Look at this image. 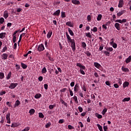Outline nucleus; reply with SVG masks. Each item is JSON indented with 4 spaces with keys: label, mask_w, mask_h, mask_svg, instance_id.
<instances>
[{
    "label": "nucleus",
    "mask_w": 131,
    "mask_h": 131,
    "mask_svg": "<svg viewBox=\"0 0 131 131\" xmlns=\"http://www.w3.org/2000/svg\"><path fill=\"white\" fill-rule=\"evenodd\" d=\"M66 34L67 35V38L68 39V42L69 43H71V48L73 52H75V50H76V45H75V40L74 39H71V37H70V36L68 34V32H66Z\"/></svg>",
    "instance_id": "nucleus-1"
},
{
    "label": "nucleus",
    "mask_w": 131,
    "mask_h": 131,
    "mask_svg": "<svg viewBox=\"0 0 131 131\" xmlns=\"http://www.w3.org/2000/svg\"><path fill=\"white\" fill-rule=\"evenodd\" d=\"M76 66L80 68L79 72H80L81 74H82V75H85V73L84 72V71H83V70H85V66H82V64L80 63H77Z\"/></svg>",
    "instance_id": "nucleus-2"
},
{
    "label": "nucleus",
    "mask_w": 131,
    "mask_h": 131,
    "mask_svg": "<svg viewBox=\"0 0 131 131\" xmlns=\"http://www.w3.org/2000/svg\"><path fill=\"white\" fill-rule=\"evenodd\" d=\"M94 76H95V77H96V78H98V80H94L93 81V82H94L95 83H99V82H100V77H99V75L98 74V73L95 72L94 73Z\"/></svg>",
    "instance_id": "nucleus-3"
},
{
    "label": "nucleus",
    "mask_w": 131,
    "mask_h": 131,
    "mask_svg": "<svg viewBox=\"0 0 131 131\" xmlns=\"http://www.w3.org/2000/svg\"><path fill=\"white\" fill-rule=\"evenodd\" d=\"M80 89V88L79 87V84L78 83H76L75 85V86L74 88V91L75 94L76 93H77V92L79 91Z\"/></svg>",
    "instance_id": "nucleus-4"
},
{
    "label": "nucleus",
    "mask_w": 131,
    "mask_h": 131,
    "mask_svg": "<svg viewBox=\"0 0 131 131\" xmlns=\"http://www.w3.org/2000/svg\"><path fill=\"white\" fill-rule=\"evenodd\" d=\"M37 50L38 52H42V51H45V46H43V44L41 43L40 45L38 47Z\"/></svg>",
    "instance_id": "nucleus-5"
},
{
    "label": "nucleus",
    "mask_w": 131,
    "mask_h": 131,
    "mask_svg": "<svg viewBox=\"0 0 131 131\" xmlns=\"http://www.w3.org/2000/svg\"><path fill=\"white\" fill-rule=\"evenodd\" d=\"M9 55L7 53H3L1 55V59L3 60V61H5V60H7L8 59V56Z\"/></svg>",
    "instance_id": "nucleus-6"
},
{
    "label": "nucleus",
    "mask_w": 131,
    "mask_h": 131,
    "mask_svg": "<svg viewBox=\"0 0 131 131\" xmlns=\"http://www.w3.org/2000/svg\"><path fill=\"white\" fill-rule=\"evenodd\" d=\"M17 85H18L17 83H11L10 84V85L9 86V88L11 90H13V89H15V88H16V86H17Z\"/></svg>",
    "instance_id": "nucleus-7"
},
{
    "label": "nucleus",
    "mask_w": 131,
    "mask_h": 131,
    "mask_svg": "<svg viewBox=\"0 0 131 131\" xmlns=\"http://www.w3.org/2000/svg\"><path fill=\"white\" fill-rule=\"evenodd\" d=\"M11 115V114L10 113H8L6 115V119L7 120V123H11V118H10V116Z\"/></svg>",
    "instance_id": "nucleus-8"
},
{
    "label": "nucleus",
    "mask_w": 131,
    "mask_h": 131,
    "mask_svg": "<svg viewBox=\"0 0 131 131\" xmlns=\"http://www.w3.org/2000/svg\"><path fill=\"white\" fill-rule=\"evenodd\" d=\"M123 0H119V4L118 5V8H122L123 7Z\"/></svg>",
    "instance_id": "nucleus-9"
},
{
    "label": "nucleus",
    "mask_w": 131,
    "mask_h": 131,
    "mask_svg": "<svg viewBox=\"0 0 131 131\" xmlns=\"http://www.w3.org/2000/svg\"><path fill=\"white\" fill-rule=\"evenodd\" d=\"M94 65L95 67L97 68V69H100V68H101V67H102V66H101V64H100V63H99L98 62H94Z\"/></svg>",
    "instance_id": "nucleus-10"
},
{
    "label": "nucleus",
    "mask_w": 131,
    "mask_h": 131,
    "mask_svg": "<svg viewBox=\"0 0 131 131\" xmlns=\"http://www.w3.org/2000/svg\"><path fill=\"white\" fill-rule=\"evenodd\" d=\"M124 13H125V11L122 10L121 11H120L118 13H117V17H120V16L123 15V14H124Z\"/></svg>",
    "instance_id": "nucleus-11"
},
{
    "label": "nucleus",
    "mask_w": 131,
    "mask_h": 131,
    "mask_svg": "<svg viewBox=\"0 0 131 131\" xmlns=\"http://www.w3.org/2000/svg\"><path fill=\"white\" fill-rule=\"evenodd\" d=\"M60 11L59 9L56 10L53 14V16H59L60 15Z\"/></svg>",
    "instance_id": "nucleus-12"
},
{
    "label": "nucleus",
    "mask_w": 131,
    "mask_h": 131,
    "mask_svg": "<svg viewBox=\"0 0 131 131\" xmlns=\"http://www.w3.org/2000/svg\"><path fill=\"white\" fill-rule=\"evenodd\" d=\"M6 32H2L0 33V38H1V39H4V38L6 37Z\"/></svg>",
    "instance_id": "nucleus-13"
},
{
    "label": "nucleus",
    "mask_w": 131,
    "mask_h": 131,
    "mask_svg": "<svg viewBox=\"0 0 131 131\" xmlns=\"http://www.w3.org/2000/svg\"><path fill=\"white\" fill-rule=\"evenodd\" d=\"M115 27L116 28L117 30H120V24L119 23H116L115 24Z\"/></svg>",
    "instance_id": "nucleus-14"
},
{
    "label": "nucleus",
    "mask_w": 131,
    "mask_h": 131,
    "mask_svg": "<svg viewBox=\"0 0 131 131\" xmlns=\"http://www.w3.org/2000/svg\"><path fill=\"white\" fill-rule=\"evenodd\" d=\"M72 3L74 4V5H80V2L77 0H72Z\"/></svg>",
    "instance_id": "nucleus-15"
},
{
    "label": "nucleus",
    "mask_w": 131,
    "mask_h": 131,
    "mask_svg": "<svg viewBox=\"0 0 131 131\" xmlns=\"http://www.w3.org/2000/svg\"><path fill=\"white\" fill-rule=\"evenodd\" d=\"M121 70L123 71V72H129V69L127 68H124V67H122Z\"/></svg>",
    "instance_id": "nucleus-16"
},
{
    "label": "nucleus",
    "mask_w": 131,
    "mask_h": 131,
    "mask_svg": "<svg viewBox=\"0 0 131 131\" xmlns=\"http://www.w3.org/2000/svg\"><path fill=\"white\" fill-rule=\"evenodd\" d=\"M25 34H26L25 33H24L23 34H21L20 36H19V40L18 41V45L19 46V45H20V42H21V40L22 39V36H24L25 35Z\"/></svg>",
    "instance_id": "nucleus-17"
},
{
    "label": "nucleus",
    "mask_w": 131,
    "mask_h": 131,
    "mask_svg": "<svg viewBox=\"0 0 131 131\" xmlns=\"http://www.w3.org/2000/svg\"><path fill=\"white\" fill-rule=\"evenodd\" d=\"M4 17L5 19H7L8 17H9V13H8V11L5 10L4 13Z\"/></svg>",
    "instance_id": "nucleus-18"
},
{
    "label": "nucleus",
    "mask_w": 131,
    "mask_h": 131,
    "mask_svg": "<svg viewBox=\"0 0 131 131\" xmlns=\"http://www.w3.org/2000/svg\"><path fill=\"white\" fill-rule=\"evenodd\" d=\"M128 85H129V82L127 81H125L123 83V88H124V89H125V88H126V86H128Z\"/></svg>",
    "instance_id": "nucleus-19"
},
{
    "label": "nucleus",
    "mask_w": 131,
    "mask_h": 131,
    "mask_svg": "<svg viewBox=\"0 0 131 131\" xmlns=\"http://www.w3.org/2000/svg\"><path fill=\"white\" fill-rule=\"evenodd\" d=\"M52 34H53V32L52 31V30L49 31L47 34V38H51Z\"/></svg>",
    "instance_id": "nucleus-20"
},
{
    "label": "nucleus",
    "mask_w": 131,
    "mask_h": 131,
    "mask_svg": "<svg viewBox=\"0 0 131 131\" xmlns=\"http://www.w3.org/2000/svg\"><path fill=\"white\" fill-rule=\"evenodd\" d=\"M20 104H21V102H20V101H19V100H17L15 101V103L14 104V107H16L19 106V105H20Z\"/></svg>",
    "instance_id": "nucleus-21"
},
{
    "label": "nucleus",
    "mask_w": 131,
    "mask_h": 131,
    "mask_svg": "<svg viewBox=\"0 0 131 131\" xmlns=\"http://www.w3.org/2000/svg\"><path fill=\"white\" fill-rule=\"evenodd\" d=\"M42 97V95L41 94H39V93H38V94H36L35 96H34V98L35 99H39V98H41Z\"/></svg>",
    "instance_id": "nucleus-22"
},
{
    "label": "nucleus",
    "mask_w": 131,
    "mask_h": 131,
    "mask_svg": "<svg viewBox=\"0 0 131 131\" xmlns=\"http://www.w3.org/2000/svg\"><path fill=\"white\" fill-rule=\"evenodd\" d=\"M68 32L69 33V34H70V35H71V36H74V33H73V31H72L71 30V29H70V28H68Z\"/></svg>",
    "instance_id": "nucleus-23"
},
{
    "label": "nucleus",
    "mask_w": 131,
    "mask_h": 131,
    "mask_svg": "<svg viewBox=\"0 0 131 131\" xmlns=\"http://www.w3.org/2000/svg\"><path fill=\"white\" fill-rule=\"evenodd\" d=\"M29 113H30L31 115H33V114L35 113V110L33 108H32L29 111Z\"/></svg>",
    "instance_id": "nucleus-24"
},
{
    "label": "nucleus",
    "mask_w": 131,
    "mask_h": 131,
    "mask_svg": "<svg viewBox=\"0 0 131 131\" xmlns=\"http://www.w3.org/2000/svg\"><path fill=\"white\" fill-rule=\"evenodd\" d=\"M81 47H82V48H83V49H84L85 50H86V43H85V42H82Z\"/></svg>",
    "instance_id": "nucleus-25"
},
{
    "label": "nucleus",
    "mask_w": 131,
    "mask_h": 131,
    "mask_svg": "<svg viewBox=\"0 0 131 131\" xmlns=\"http://www.w3.org/2000/svg\"><path fill=\"white\" fill-rule=\"evenodd\" d=\"M95 116H96V117H97V118H98L99 119H101V118H102V117H103L102 115H100L98 113H96Z\"/></svg>",
    "instance_id": "nucleus-26"
},
{
    "label": "nucleus",
    "mask_w": 131,
    "mask_h": 131,
    "mask_svg": "<svg viewBox=\"0 0 131 131\" xmlns=\"http://www.w3.org/2000/svg\"><path fill=\"white\" fill-rule=\"evenodd\" d=\"M5 78V74L3 72H0V79Z\"/></svg>",
    "instance_id": "nucleus-27"
},
{
    "label": "nucleus",
    "mask_w": 131,
    "mask_h": 131,
    "mask_svg": "<svg viewBox=\"0 0 131 131\" xmlns=\"http://www.w3.org/2000/svg\"><path fill=\"white\" fill-rule=\"evenodd\" d=\"M47 68H46V67H45L42 69L41 73H42V74H45L47 73Z\"/></svg>",
    "instance_id": "nucleus-28"
},
{
    "label": "nucleus",
    "mask_w": 131,
    "mask_h": 131,
    "mask_svg": "<svg viewBox=\"0 0 131 131\" xmlns=\"http://www.w3.org/2000/svg\"><path fill=\"white\" fill-rule=\"evenodd\" d=\"M11 75H12V72H9V73L8 74L7 76V77H6V79H7V80H9V79H10L11 78Z\"/></svg>",
    "instance_id": "nucleus-29"
},
{
    "label": "nucleus",
    "mask_w": 131,
    "mask_h": 131,
    "mask_svg": "<svg viewBox=\"0 0 131 131\" xmlns=\"http://www.w3.org/2000/svg\"><path fill=\"white\" fill-rule=\"evenodd\" d=\"M130 100V97L125 98L122 100V102H128Z\"/></svg>",
    "instance_id": "nucleus-30"
},
{
    "label": "nucleus",
    "mask_w": 131,
    "mask_h": 131,
    "mask_svg": "<svg viewBox=\"0 0 131 131\" xmlns=\"http://www.w3.org/2000/svg\"><path fill=\"white\" fill-rule=\"evenodd\" d=\"M106 112H107V108L104 107L103 111L101 112V114H102V115H105V114H106Z\"/></svg>",
    "instance_id": "nucleus-31"
},
{
    "label": "nucleus",
    "mask_w": 131,
    "mask_h": 131,
    "mask_svg": "<svg viewBox=\"0 0 131 131\" xmlns=\"http://www.w3.org/2000/svg\"><path fill=\"white\" fill-rule=\"evenodd\" d=\"M21 66L23 69H26V68H27V65L24 63L23 62L21 63Z\"/></svg>",
    "instance_id": "nucleus-32"
},
{
    "label": "nucleus",
    "mask_w": 131,
    "mask_h": 131,
    "mask_svg": "<svg viewBox=\"0 0 131 131\" xmlns=\"http://www.w3.org/2000/svg\"><path fill=\"white\" fill-rule=\"evenodd\" d=\"M66 25H67V26H69L70 27H73V25H72L71 21H67L66 23Z\"/></svg>",
    "instance_id": "nucleus-33"
},
{
    "label": "nucleus",
    "mask_w": 131,
    "mask_h": 131,
    "mask_svg": "<svg viewBox=\"0 0 131 131\" xmlns=\"http://www.w3.org/2000/svg\"><path fill=\"white\" fill-rule=\"evenodd\" d=\"M97 21H101L102 20V14H99L97 17Z\"/></svg>",
    "instance_id": "nucleus-34"
},
{
    "label": "nucleus",
    "mask_w": 131,
    "mask_h": 131,
    "mask_svg": "<svg viewBox=\"0 0 131 131\" xmlns=\"http://www.w3.org/2000/svg\"><path fill=\"white\" fill-rule=\"evenodd\" d=\"M85 54L86 55L87 57H91V56H92V54L89 51H86Z\"/></svg>",
    "instance_id": "nucleus-35"
},
{
    "label": "nucleus",
    "mask_w": 131,
    "mask_h": 131,
    "mask_svg": "<svg viewBox=\"0 0 131 131\" xmlns=\"http://www.w3.org/2000/svg\"><path fill=\"white\" fill-rule=\"evenodd\" d=\"M7 50H8V47H7V46H5L3 48V49H2L1 52H2V53H5V52H6V51H7Z\"/></svg>",
    "instance_id": "nucleus-36"
},
{
    "label": "nucleus",
    "mask_w": 131,
    "mask_h": 131,
    "mask_svg": "<svg viewBox=\"0 0 131 131\" xmlns=\"http://www.w3.org/2000/svg\"><path fill=\"white\" fill-rule=\"evenodd\" d=\"M56 106V104H54L53 105L52 104H50L49 106V109H50V110H52V109H54V107Z\"/></svg>",
    "instance_id": "nucleus-37"
},
{
    "label": "nucleus",
    "mask_w": 131,
    "mask_h": 131,
    "mask_svg": "<svg viewBox=\"0 0 131 131\" xmlns=\"http://www.w3.org/2000/svg\"><path fill=\"white\" fill-rule=\"evenodd\" d=\"M51 125H52V123L51 122H48L46 124L45 127L46 128H49Z\"/></svg>",
    "instance_id": "nucleus-38"
},
{
    "label": "nucleus",
    "mask_w": 131,
    "mask_h": 131,
    "mask_svg": "<svg viewBox=\"0 0 131 131\" xmlns=\"http://www.w3.org/2000/svg\"><path fill=\"white\" fill-rule=\"evenodd\" d=\"M61 18H66V14H65V12L63 11L61 12Z\"/></svg>",
    "instance_id": "nucleus-39"
},
{
    "label": "nucleus",
    "mask_w": 131,
    "mask_h": 131,
    "mask_svg": "<svg viewBox=\"0 0 131 131\" xmlns=\"http://www.w3.org/2000/svg\"><path fill=\"white\" fill-rule=\"evenodd\" d=\"M38 114L39 118H43V117H45V115H43L42 113H39Z\"/></svg>",
    "instance_id": "nucleus-40"
},
{
    "label": "nucleus",
    "mask_w": 131,
    "mask_h": 131,
    "mask_svg": "<svg viewBox=\"0 0 131 131\" xmlns=\"http://www.w3.org/2000/svg\"><path fill=\"white\" fill-rule=\"evenodd\" d=\"M85 36L87 37H89L90 38H92V35H91V33L89 32V33H85Z\"/></svg>",
    "instance_id": "nucleus-41"
},
{
    "label": "nucleus",
    "mask_w": 131,
    "mask_h": 131,
    "mask_svg": "<svg viewBox=\"0 0 131 131\" xmlns=\"http://www.w3.org/2000/svg\"><path fill=\"white\" fill-rule=\"evenodd\" d=\"M106 51H108V52H113V48L112 47H107L106 48Z\"/></svg>",
    "instance_id": "nucleus-42"
},
{
    "label": "nucleus",
    "mask_w": 131,
    "mask_h": 131,
    "mask_svg": "<svg viewBox=\"0 0 131 131\" xmlns=\"http://www.w3.org/2000/svg\"><path fill=\"white\" fill-rule=\"evenodd\" d=\"M11 126V127H17L18 124L17 123H12Z\"/></svg>",
    "instance_id": "nucleus-43"
},
{
    "label": "nucleus",
    "mask_w": 131,
    "mask_h": 131,
    "mask_svg": "<svg viewBox=\"0 0 131 131\" xmlns=\"http://www.w3.org/2000/svg\"><path fill=\"white\" fill-rule=\"evenodd\" d=\"M5 22V19L4 17L0 18V24H3Z\"/></svg>",
    "instance_id": "nucleus-44"
},
{
    "label": "nucleus",
    "mask_w": 131,
    "mask_h": 131,
    "mask_svg": "<svg viewBox=\"0 0 131 131\" xmlns=\"http://www.w3.org/2000/svg\"><path fill=\"white\" fill-rule=\"evenodd\" d=\"M87 19L89 22H91L92 21V17L91 15H89L87 16Z\"/></svg>",
    "instance_id": "nucleus-45"
},
{
    "label": "nucleus",
    "mask_w": 131,
    "mask_h": 131,
    "mask_svg": "<svg viewBox=\"0 0 131 131\" xmlns=\"http://www.w3.org/2000/svg\"><path fill=\"white\" fill-rule=\"evenodd\" d=\"M92 31H93V32H97L98 31V28L97 27H94L93 29H91Z\"/></svg>",
    "instance_id": "nucleus-46"
},
{
    "label": "nucleus",
    "mask_w": 131,
    "mask_h": 131,
    "mask_svg": "<svg viewBox=\"0 0 131 131\" xmlns=\"http://www.w3.org/2000/svg\"><path fill=\"white\" fill-rule=\"evenodd\" d=\"M73 100H74V101L76 103L78 102V100H77V96H74L73 97Z\"/></svg>",
    "instance_id": "nucleus-47"
},
{
    "label": "nucleus",
    "mask_w": 131,
    "mask_h": 131,
    "mask_svg": "<svg viewBox=\"0 0 131 131\" xmlns=\"http://www.w3.org/2000/svg\"><path fill=\"white\" fill-rule=\"evenodd\" d=\"M105 84H106V85H108V86H110V88H111V86H110L111 85V83H110V81H105Z\"/></svg>",
    "instance_id": "nucleus-48"
},
{
    "label": "nucleus",
    "mask_w": 131,
    "mask_h": 131,
    "mask_svg": "<svg viewBox=\"0 0 131 131\" xmlns=\"http://www.w3.org/2000/svg\"><path fill=\"white\" fill-rule=\"evenodd\" d=\"M68 127L69 129H74V127L71 125H68Z\"/></svg>",
    "instance_id": "nucleus-49"
},
{
    "label": "nucleus",
    "mask_w": 131,
    "mask_h": 131,
    "mask_svg": "<svg viewBox=\"0 0 131 131\" xmlns=\"http://www.w3.org/2000/svg\"><path fill=\"white\" fill-rule=\"evenodd\" d=\"M82 89L84 92H86V87L85 86V85H83L82 86Z\"/></svg>",
    "instance_id": "nucleus-50"
},
{
    "label": "nucleus",
    "mask_w": 131,
    "mask_h": 131,
    "mask_svg": "<svg viewBox=\"0 0 131 131\" xmlns=\"http://www.w3.org/2000/svg\"><path fill=\"white\" fill-rule=\"evenodd\" d=\"M103 53L105 54V55H106V56H109V55H110V52L108 51H104Z\"/></svg>",
    "instance_id": "nucleus-51"
},
{
    "label": "nucleus",
    "mask_w": 131,
    "mask_h": 131,
    "mask_svg": "<svg viewBox=\"0 0 131 131\" xmlns=\"http://www.w3.org/2000/svg\"><path fill=\"white\" fill-rule=\"evenodd\" d=\"M17 38V37L16 36H13V42L15 43L16 42V39Z\"/></svg>",
    "instance_id": "nucleus-52"
},
{
    "label": "nucleus",
    "mask_w": 131,
    "mask_h": 131,
    "mask_svg": "<svg viewBox=\"0 0 131 131\" xmlns=\"http://www.w3.org/2000/svg\"><path fill=\"white\" fill-rule=\"evenodd\" d=\"M69 92H70V95L71 97H73V92L72 91V90H71L70 89H69Z\"/></svg>",
    "instance_id": "nucleus-53"
},
{
    "label": "nucleus",
    "mask_w": 131,
    "mask_h": 131,
    "mask_svg": "<svg viewBox=\"0 0 131 131\" xmlns=\"http://www.w3.org/2000/svg\"><path fill=\"white\" fill-rule=\"evenodd\" d=\"M38 79L39 80V81H42V79H43V77H42V76H40L38 78Z\"/></svg>",
    "instance_id": "nucleus-54"
},
{
    "label": "nucleus",
    "mask_w": 131,
    "mask_h": 131,
    "mask_svg": "<svg viewBox=\"0 0 131 131\" xmlns=\"http://www.w3.org/2000/svg\"><path fill=\"white\" fill-rule=\"evenodd\" d=\"M6 105H7L8 107H12V104H11V103H10L9 101L6 102Z\"/></svg>",
    "instance_id": "nucleus-55"
},
{
    "label": "nucleus",
    "mask_w": 131,
    "mask_h": 131,
    "mask_svg": "<svg viewBox=\"0 0 131 131\" xmlns=\"http://www.w3.org/2000/svg\"><path fill=\"white\" fill-rule=\"evenodd\" d=\"M58 123H60V124L64 123V119H62L59 120L58 121Z\"/></svg>",
    "instance_id": "nucleus-56"
},
{
    "label": "nucleus",
    "mask_w": 131,
    "mask_h": 131,
    "mask_svg": "<svg viewBox=\"0 0 131 131\" xmlns=\"http://www.w3.org/2000/svg\"><path fill=\"white\" fill-rule=\"evenodd\" d=\"M78 109H79V112H80V113H81V112H82V111H83V109L82 108V107L81 106H79Z\"/></svg>",
    "instance_id": "nucleus-57"
},
{
    "label": "nucleus",
    "mask_w": 131,
    "mask_h": 131,
    "mask_svg": "<svg viewBox=\"0 0 131 131\" xmlns=\"http://www.w3.org/2000/svg\"><path fill=\"white\" fill-rule=\"evenodd\" d=\"M112 47L114 48V49H116L117 48V44L115 43L112 45Z\"/></svg>",
    "instance_id": "nucleus-58"
},
{
    "label": "nucleus",
    "mask_w": 131,
    "mask_h": 131,
    "mask_svg": "<svg viewBox=\"0 0 131 131\" xmlns=\"http://www.w3.org/2000/svg\"><path fill=\"white\" fill-rule=\"evenodd\" d=\"M104 49V45H101V46L99 47V51H102Z\"/></svg>",
    "instance_id": "nucleus-59"
},
{
    "label": "nucleus",
    "mask_w": 131,
    "mask_h": 131,
    "mask_svg": "<svg viewBox=\"0 0 131 131\" xmlns=\"http://www.w3.org/2000/svg\"><path fill=\"white\" fill-rule=\"evenodd\" d=\"M97 126L98 127L99 129H101L102 130V128H103V127H102V126H101L100 124H97Z\"/></svg>",
    "instance_id": "nucleus-60"
},
{
    "label": "nucleus",
    "mask_w": 131,
    "mask_h": 131,
    "mask_svg": "<svg viewBox=\"0 0 131 131\" xmlns=\"http://www.w3.org/2000/svg\"><path fill=\"white\" fill-rule=\"evenodd\" d=\"M91 97L93 100H96V96L94 94H91Z\"/></svg>",
    "instance_id": "nucleus-61"
},
{
    "label": "nucleus",
    "mask_w": 131,
    "mask_h": 131,
    "mask_svg": "<svg viewBox=\"0 0 131 131\" xmlns=\"http://www.w3.org/2000/svg\"><path fill=\"white\" fill-rule=\"evenodd\" d=\"M66 90H67V88H63L60 90V92L64 93L66 91Z\"/></svg>",
    "instance_id": "nucleus-62"
},
{
    "label": "nucleus",
    "mask_w": 131,
    "mask_h": 131,
    "mask_svg": "<svg viewBox=\"0 0 131 131\" xmlns=\"http://www.w3.org/2000/svg\"><path fill=\"white\" fill-rule=\"evenodd\" d=\"M15 67H16V70H19L20 69V65L19 64H16Z\"/></svg>",
    "instance_id": "nucleus-63"
},
{
    "label": "nucleus",
    "mask_w": 131,
    "mask_h": 131,
    "mask_svg": "<svg viewBox=\"0 0 131 131\" xmlns=\"http://www.w3.org/2000/svg\"><path fill=\"white\" fill-rule=\"evenodd\" d=\"M78 124L80 125V127H83V124H82V122H79Z\"/></svg>",
    "instance_id": "nucleus-64"
}]
</instances>
